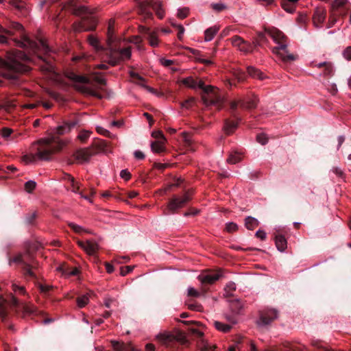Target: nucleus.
Returning a JSON list of instances; mask_svg holds the SVG:
<instances>
[{
    "instance_id": "1",
    "label": "nucleus",
    "mask_w": 351,
    "mask_h": 351,
    "mask_svg": "<svg viewBox=\"0 0 351 351\" xmlns=\"http://www.w3.org/2000/svg\"><path fill=\"white\" fill-rule=\"evenodd\" d=\"M62 145L61 141L55 136L42 138L32 145L30 152L23 156V161L25 164H31L38 160H49Z\"/></svg>"
},
{
    "instance_id": "2",
    "label": "nucleus",
    "mask_w": 351,
    "mask_h": 351,
    "mask_svg": "<svg viewBox=\"0 0 351 351\" xmlns=\"http://www.w3.org/2000/svg\"><path fill=\"white\" fill-rule=\"evenodd\" d=\"M67 77L73 82V85L80 91L99 99L102 97L99 93L91 88L89 84L90 79L78 75L73 72L69 73ZM90 80L95 81L99 86L106 84V80L99 73H93Z\"/></svg>"
},
{
    "instance_id": "3",
    "label": "nucleus",
    "mask_w": 351,
    "mask_h": 351,
    "mask_svg": "<svg viewBox=\"0 0 351 351\" xmlns=\"http://www.w3.org/2000/svg\"><path fill=\"white\" fill-rule=\"evenodd\" d=\"M31 61L30 58L23 51H17L9 53L6 61L0 59V69L11 71L14 72H25L28 70L27 66L23 64V62Z\"/></svg>"
},
{
    "instance_id": "4",
    "label": "nucleus",
    "mask_w": 351,
    "mask_h": 351,
    "mask_svg": "<svg viewBox=\"0 0 351 351\" xmlns=\"http://www.w3.org/2000/svg\"><path fill=\"white\" fill-rule=\"evenodd\" d=\"M268 34L278 45L272 49L274 53L278 56L284 62L293 61L296 59L295 56L289 53L287 49V45L283 41L285 36L282 32L277 29H272L268 32Z\"/></svg>"
},
{
    "instance_id": "5",
    "label": "nucleus",
    "mask_w": 351,
    "mask_h": 351,
    "mask_svg": "<svg viewBox=\"0 0 351 351\" xmlns=\"http://www.w3.org/2000/svg\"><path fill=\"white\" fill-rule=\"evenodd\" d=\"M199 87L204 91L202 96L203 103L206 106H215L219 108L223 102V97L219 90L213 86H205L204 82H200Z\"/></svg>"
},
{
    "instance_id": "6",
    "label": "nucleus",
    "mask_w": 351,
    "mask_h": 351,
    "mask_svg": "<svg viewBox=\"0 0 351 351\" xmlns=\"http://www.w3.org/2000/svg\"><path fill=\"white\" fill-rule=\"evenodd\" d=\"M17 45L21 47L29 49L35 53H43L45 55H50V53L53 52L45 40H39L38 42H34L25 35L20 41H18Z\"/></svg>"
},
{
    "instance_id": "7",
    "label": "nucleus",
    "mask_w": 351,
    "mask_h": 351,
    "mask_svg": "<svg viewBox=\"0 0 351 351\" xmlns=\"http://www.w3.org/2000/svg\"><path fill=\"white\" fill-rule=\"evenodd\" d=\"M108 62L112 66L117 64L121 61H125L130 59L132 56L131 47L123 49H116L112 46V43L108 45Z\"/></svg>"
},
{
    "instance_id": "8",
    "label": "nucleus",
    "mask_w": 351,
    "mask_h": 351,
    "mask_svg": "<svg viewBox=\"0 0 351 351\" xmlns=\"http://www.w3.org/2000/svg\"><path fill=\"white\" fill-rule=\"evenodd\" d=\"M151 8L156 12V14L160 19L164 17L165 11L162 8L161 2L159 0H147L141 3L140 5L141 14H143L145 17L151 16L152 12L149 10Z\"/></svg>"
},
{
    "instance_id": "9",
    "label": "nucleus",
    "mask_w": 351,
    "mask_h": 351,
    "mask_svg": "<svg viewBox=\"0 0 351 351\" xmlns=\"http://www.w3.org/2000/svg\"><path fill=\"white\" fill-rule=\"evenodd\" d=\"M326 18V10L324 8L318 7L314 10L312 17L315 27L321 28Z\"/></svg>"
},
{
    "instance_id": "10",
    "label": "nucleus",
    "mask_w": 351,
    "mask_h": 351,
    "mask_svg": "<svg viewBox=\"0 0 351 351\" xmlns=\"http://www.w3.org/2000/svg\"><path fill=\"white\" fill-rule=\"evenodd\" d=\"M190 199L188 194H184L182 197H173L168 204V209L173 213L177 209L182 208Z\"/></svg>"
},
{
    "instance_id": "11",
    "label": "nucleus",
    "mask_w": 351,
    "mask_h": 351,
    "mask_svg": "<svg viewBox=\"0 0 351 351\" xmlns=\"http://www.w3.org/2000/svg\"><path fill=\"white\" fill-rule=\"evenodd\" d=\"M221 276V272L203 273L198 276L197 278L202 285H211L216 282Z\"/></svg>"
},
{
    "instance_id": "12",
    "label": "nucleus",
    "mask_w": 351,
    "mask_h": 351,
    "mask_svg": "<svg viewBox=\"0 0 351 351\" xmlns=\"http://www.w3.org/2000/svg\"><path fill=\"white\" fill-rule=\"evenodd\" d=\"M77 243L88 255H93L98 249L97 243L93 241H78Z\"/></svg>"
},
{
    "instance_id": "13",
    "label": "nucleus",
    "mask_w": 351,
    "mask_h": 351,
    "mask_svg": "<svg viewBox=\"0 0 351 351\" xmlns=\"http://www.w3.org/2000/svg\"><path fill=\"white\" fill-rule=\"evenodd\" d=\"M91 153L89 149H80L74 154V158L79 163L88 162L91 157Z\"/></svg>"
},
{
    "instance_id": "14",
    "label": "nucleus",
    "mask_w": 351,
    "mask_h": 351,
    "mask_svg": "<svg viewBox=\"0 0 351 351\" xmlns=\"http://www.w3.org/2000/svg\"><path fill=\"white\" fill-rule=\"evenodd\" d=\"M278 317V312L275 309L269 310L266 313L261 315L259 324L267 325L271 321L276 319Z\"/></svg>"
},
{
    "instance_id": "15",
    "label": "nucleus",
    "mask_w": 351,
    "mask_h": 351,
    "mask_svg": "<svg viewBox=\"0 0 351 351\" xmlns=\"http://www.w3.org/2000/svg\"><path fill=\"white\" fill-rule=\"evenodd\" d=\"M226 319L231 323V324H226L217 321L215 322V326L218 330L223 332H228L232 328V325L235 324L237 322L234 317H226Z\"/></svg>"
},
{
    "instance_id": "16",
    "label": "nucleus",
    "mask_w": 351,
    "mask_h": 351,
    "mask_svg": "<svg viewBox=\"0 0 351 351\" xmlns=\"http://www.w3.org/2000/svg\"><path fill=\"white\" fill-rule=\"evenodd\" d=\"M147 34V39L149 44L152 47H156L159 45V39L156 31L150 30L149 29L143 28Z\"/></svg>"
},
{
    "instance_id": "17",
    "label": "nucleus",
    "mask_w": 351,
    "mask_h": 351,
    "mask_svg": "<svg viewBox=\"0 0 351 351\" xmlns=\"http://www.w3.org/2000/svg\"><path fill=\"white\" fill-rule=\"evenodd\" d=\"M76 125L75 122H64L62 125H58L54 129V132L57 134H64L68 133L72 128Z\"/></svg>"
},
{
    "instance_id": "18",
    "label": "nucleus",
    "mask_w": 351,
    "mask_h": 351,
    "mask_svg": "<svg viewBox=\"0 0 351 351\" xmlns=\"http://www.w3.org/2000/svg\"><path fill=\"white\" fill-rule=\"evenodd\" d=\"M200 82H203L201 80L197 81L191 76L184 78L180 81V83H182L186 87L192 89H196L197 88H199V84Z\"/></svg>"
},
{
    "instance_id": "19",
    "label": "nucleus",
    "mask_w": 351,
    "mask_h": 351,
    "mask_svg": "<svg viewBox=\"0 0 351 351\" xmlns=\"http://www.w3.org/2000/svg\"><path fill=\"white\" fill-rule=\"evenodd\" d=\"M166 140H156L151 143L152 151L154 153H161L165 151Z\"/></svg>"
},
{
    "instance_id": "20",
    "label": "nucleus",
    "mask_w": 351,
    "mask_h": 351,
    "mask_svg": "<svg viewBox=\"0 0 351 351\" xmlns=\"http://www.w3.org/2000/svg\"><path fill=\"white\" fill-rule=\"evenodd\" d=\"M243 154L237 150L232 151L230 152L228 158H227V162L230 164H236L242 160Z\"/></svg>"
},
{
    "instance_id": "21",
    "label": "nucleus",
    "mask_w": 351,
    "mask_h": 351,
    "mask_svg": "<svg viewBox=\"0 0 351 351\" xmlns=\"http://www.w3.org/2000/svg\"><path fill=\"white\" fill-rule=\"evenodd\" d=\"M247 71L248 75L252 77L258 78L261 80L266 78V76L264 75V73L253 66H248L247 68Z\"/></svg>"
},
{
    "instance_id": "22",
    "label": "nucleus",
    "mask_w": 351,
    "mask_h": 351,
    "mask_svg": "<svg viewBox=\"0 0 351 351\" xmlns=\"http://www.w3.org/2000/svg\"><path fill=\"white\" fill-rule=\"evenodd\" d=\"M219 31V27L217 26L211 27L208 29H207L204 32V40L206 42H209L212 40L214 38V36L216 35V34Z\"/></svg>"
},
{
    "instance_id": "23",
    "label": "nucleus",
    "mask_w": 351,
    "mask_h": 351,
    "mask_svg": "<svg viewBox=\"0 0 351 351\" xmlns=\"http://www.w3.org/2000/svg\"><path fill=\"white\" fill-rule=\"evenodd\" d=\"M276 245L277 249L280 252H284L287 248V240L282 235L276 237L275 239Z\"/></svg>"
},
{
    "instance_id": "24",
    "label": "nucleus",
    "mask_w": 351,
    "mask_h": 351,
    "mask_svg": "<svg viewBox=\"0 0 351 351\" xmlns=\"http://www.w3.org/2000/svg\"><path fill=\"white\" fill-rule=\"evenodd\" d=\"M156 338L164 344H167L175 339V337L168 332H163L158 335Z\"/></svg>"
},
{
    "instance_id": "25",
    "label": "nucleus",
    "mask_w": 351,
    "mask_h": 351,
    "mask_svg": "<svg viewBox=\"0 0 351 351\" xmlns=\"http://www.w3.org/2000/svg\"><path fill=\"white\" fill-rule=\"evenodd\" d=\"M12 34V32L11 30L7 29L0 25V43H7L8 36Z\"/></svg>"
},
{
    "instance_id": "26",
    "label": "nucleus",
    "mask_w": 351,
    "mask_h": 351,
    "mask_svg": "<svg viewBox=\"0 0 351 351\" xmlns=\"http://www.w3.org/2000/svg\"><path fill=\"white\" fill-rule=\"evenodd\" d=\"M12 34V32L11 30L7 29L0 25V43H7L8 36Z\"/></svg>"
},
{
    "instance_id": "27",
    "label": "nucleus",
    "mask_w": 351,
    "mask_h": 351,
    "mask_svg": "<svg viewBox=\"0 0 351 351\" xmlns=\"http://www.w3.org/2000/svg\"><path fill=\"white\" fill-rule=\"evenodd\" d=\"M68 182L71 184V190L73 193H80V188L81 184L78 182H76L73 177L71 176H68Z\"/></svg>"
},
{
    "instance_id": "28",
    "label": "nucleus",
    "mask_w": 351,
    "mask_h": 351,
    "mask_svg": "<svg viewBox=\"0 0 351 351\" xmlns=\"http://www.w3.org/2000/svg\"><path fill=\"white\" fill-rule=\"evenodd\" d=\"M232 73L238 82H243L246 78V74L239 68L232 69Z\"/></svg>"
},
{
    "instance_id": "29",
    "label": "nucleus",
    "mask_w": 351,
    "mask_h": 351,
    "mask_svg": "<svg viewBox=\"0 0 351 351\" xmlns=\"http://www.w3.org/2000/svg\"><path fill=\"white\" fill-rule=\"evenodd\" d=\"M258 221L252 217H247L245 219V226L249 230H253L258 226Z\"/></svg>"
},
{
    "instance_id": "30",
    "label": "nucleus",
    "mask_w": 351,
    "mask_h": 351,
    "mask_svg": "<svg viewBox=\"0 0 351 351\" xmlns=\"http://www.w3.org/2000/svg\"><path fill=\"white\" fill-rule=\"evenodd\" d=\"M183 140L185 143V145L188 147V149L192 152L195 150V149L192 147L193 139L191 135L186 132L182 133Z\"/></svg>"
},
{
    "instance_id": "31",
    "label": "nucleus",
    "mask_w": 351,
    "mask_h": 351,
    "mask_svg": "<svg viewBox=\"0 0 351 351\" xmlns=\"http://www.w3.org/2000/svg\"><path fill=\"white\" fill-rule=\"evenodd\" d=\"M90 294L87 293L77 299V304L79 308L84 307L89 302Z\"/></svg>"
},
{
    "instance_id": "32",
    "label": "nucleus",
    "mask_w": 351,
    "mask_h": 351,
    "mask_svg": "<svg viewBox=\"0 0 351 351\" xmlns=\"http://www.w3.org/2000/svg\"><path fill=\"white\" fill-rule=\"evenodd\" d=\"M113 25H114V21H110L109 24H108V35H107L108 36V39H107L108 45H110V43H113L115 40L114 35H113V30H112Z\"/></svg>"
},
{
    "instance_id": "33",
    "label": "nucleus",
    "mask_w": 351,
    "mask_h": 351,
    "mask_svg": "<svg viewBox=\"0 0 351 351\" xmlns=\"http://www.w3.org/2000/svg\"><path fill=\"white\" fill-rule=\"evenodd\" d=\"M202 293L203 294L205 293V291L202 289V291H197L196 289H195L193 287H189L187 289V295L188 296L198 298L202 295Z\"/></svg>"
},
{
    "instance_id": "34",
    "label": "nucleus",
    "mask_w": 351,
    "mask_h": 351,
    "mask_svg": "<svg viewBox=\"0 0 351 351\" xmlns=\"http://www.w3.org/2000/svg\"><path fill=\"white\" fill-rule=\"evenodd\" d=\"M257 101L258 100L256 97H254L250 101H243V104H242V108H246V109L254 108L257 105Z\"/></svg>"
},
{
    "instance_id": "35",
    "label": "nucleus",
    "mask_w": 351,
    "mask_h": 351,
    "mask_svg": "<svg viewBox=\"0 0 351 351\" xmlns=\"http://www.w3.org/2000/svg\"><path fill=\"white\" fill-rule=\"evenodd\" d=\"M88 43L97 51L103 49V48L99 45L98 39L95 36H89Z\"/></svg>"
},
{
    "instance_id": "36",
    "label": "nucleus",
    "mask_w": 351,
    "mask_h": 351,
    "mask_svg": "<svg viewBox=\"0 0 351 351\" xmlns=\"http://www.w3.org/2000/svg\"><path fill=\"white\" fill-rule=\"evenodd\" d=\"M237 128V123L234 122L226 121L223 127L225 132L230 134Z\"/></svg>"
},
{
    "instance_id": "37",
    "label": "nucleus",
    "mask_w": 351,
    "mask_h": 351,
    "mask_svg": "<svg viewBox=\"0 0 351 351\" xmlns=\"http://www.w3.org/2000/svg\"><path fill=\"white\" fill-rule=\"evenodd\" d=\"M236 288H237V286H236V284L233 282H229L226 287H225V292H226V295L227 296H230V295H232L233 291H234L236 290Z\"/></svg>"
},
{
    "instance_id": "38",
    "label": "nucleus",
    "mask_w": 351,
    "mask_h": 351,
    "mask_svg": "<svg viewBox=\"0 0 351 351\" xmlns=\"http://www.w3.org/2000/svg\"><path fill=\"white\" fill-rule=\"evenodd\" d=\"M73 13L76 15H81L86 13H90V12L86 6L80 5L73 8Z\"/></svg>"
},
{
    "instance_id": "39",
    "label": "nucleus",
    "mask_w": 351,
    "mask_h": 351,
    "mask_svg": "<svg viewBox=\"0 0 351 351\" xmlns=\"http://www.w3.org/2000/svg\"><path fill=\"white\" fill-rule=\"evenodd\" d=\"M245 40L239 36H235L231 38L232 45L239 49Z\"/></svg>"
},
{
    "instance_id": "40",
    "label": "nucleus",
    "mask_w": 351,
    "mask_h": 351,
    "mask_svg": "<svg viewBox=\"0 0 351 351\" xmlns=\"http://www.w3.org/2000/svg\"><path fill=\"white\" fill-rule=\"evenodd\" d=\"M38 58L43 60L45 62V65L41 66V69L46 72H53V66L50 63L46 62L45 59H43L40 54H38Z\"/></svg>"
},
{
    "instance_id": "41",
    "label": "nucleus",
    "mask_w": 351,
    "mask_h": 351,
    "mask_svg": "<svg viewBox=\"0 0 351 351\" xmlns=\"http://www.w3.org/2000/svg\"><path fill=\"white\" fill-rule=\"evenodd\" d=\"M69 226L77 233H83V232H89L88 230H85L82 226L77 225L74 223H69Z\"/></svg>"
},
{
    "instance_id": "42",
    "label": "nucleus",
    "mask_w": 351,
    "mask_h": 351,
    "mask_svg": "<svg viewBox=\"0 0 351 351\" xmlns=\"http://www.w3.org/2000/svg\"><path fill=\"white\" fill-rule=\"evenodd\" d=\"M111 343H112V346L114 350H116V351H125V347L122 343L117 341H112Z\"/></svg>"
},
{
    "instance_id": "43",
    "label": "nucleus",
    "mask_w": 351,
    "mask_h": 351,
    "mask_svg": "<svg viewBox=\"0 0 351 351\" xmlns=\"http://www.w3.org/2000/svg\"><path fill=\"white\" fill-rule=\"evenodd\" d=\"M36 183L33 180H29L25 184V191L28 193H31L36 187Z\"/></svg>"
},
{
    "instance_id": "44",
    "label": "nucleus",
    "mask_w": 351,
    "mask_h": 351,
    "mask_svg": "<svg viewBox=\"0 0 351 351\" xmlns=\"http://www.w3.org/2000/svg\"><path fill=\"white\" fill-rule=\"evenodd\" d=\"M252 46L246 41L243 42V44L238 49L239 51L244 53H247L252 51Z\"/></svg>"
},
{
    "instance_id": "45",
    "label": "nucleus",
    "mask_w": 351,
    "mask_h": 351,
    "mask_svg": "<svg viewBox=\"0 0 351 351\" xmlns=\"http://www.w3.org/2000/svg\"><path fill=\"white\" fill-rule=\"evenodd\" d=\"M12 133V130L9 128H3L0 130V134L1 136L4 138H8L9 136H10L11 134Z\"/></svg>"
},
{
    "instance_id": "46",
    "label": "nucleus",
    "mask_w": 351,
    "mask_h": 351,
    "mask_svg": "<svg viewBox=\"0 0 351 351\" xmlns=\"http://www.w3.org/2000/svg\"><path fill=\"white\" fill-rule=\"evenodd\" d=\"M334 72V68L330 62H326V65L324 66V75H330Z\"/></svg>"
},
{
    "instance_id": "47",
    "label": "nucleus",
    "mask_w": 351,
    "mask_h": 351,
    "mask_svg": "<svg viewBox=\"0 0 351 351\" xmlns=\"http://www.w3.org/2000/svg\"><path fill=\"white\" fill-rule=\"evenodd\" d=\"M189 14V9L186 8H180L178 10V17L183 19H185Z\"/></svg>"
},
{
    "instance_id": "48",
    "label": "nucleus",
    "mask_w": 351,
    "mask_h": 351,
    "mask_svg": "<svg viewBox=\"0 0 351 351\" xmlns=\"http://www.w3.org/2000/svg\"><path fill=\"white\" fill-rule=\"evenodd\" d=\"M3 109L7 112H9L11 108H12L15 106V105L13 104V102L8 99L3 100Z\"/></svg>"
},
{
    "instance_id": "49",
    "label": "nucleus",
    "mask_w": 351,
    "mask_h": 351,
    "mask_svg": "<svg viewBox=\"0 0 351 351\" xmlns=\"http://www.w3.org/2000/svg\"><path fill=\"white\" fill-rule=\"evenodd\" d=\"M142 41H143L142 38L141 37H139V36H134L130 40V42L132 43H133L135 45H136L137 49L138 50H142L143 49L141 46V44Z\"/></svg>"
},
{
    "instance_id": "50",
    "label": "nucleus",
    "mask_w": 351,
    "mask_h": 351,
    "mask_svg": "<svg viewBox=\"0 0 351 351\" xmlns=\"http://www.w3.org/2000/svg\"><path fill=\"white\" fill-rule=\"evenodd\" d=\"M257 141L261 145H265L267 143L268 138L265 134H259L256 136Z\"/></svg>"
},
{
    "instance_id": "51",
    "label": "nucleus",
    "mask_w": 351,
    "mask_h": 351,
    "mask_svg": "<svg viewBox=\"0 0 351 351\" xmlns=\"http://www.w3.org/2000/svg\"><path fill=\"white\" fill-rule=\"evenodd\" d=\"M195 99L194 97H190L189 99L185 100L184 102L181 104V106L183 108H189L194 103Z\"/></svg>"
},
{
    "instance_id": "52",
    "label": "nucleus",
    "mask_w": 351,
    "mask_h": 351,
    "mask_svg": "<svg viewBox=\"0 0 351 351\" xmlns=\"http://www.w3.org/2000/svg\"><path fill=\"white\" fill-rule=\"evenodd\" d=\"M238 226L233 222H229L226 223V229L229 232H234L237 230Z\"/></svg>"
},
{
    "instance_id": "53",
    "label": "nucleus",
    "mask_w": 351,
    "mask_h": 351,
    "mask_svg": "<svg viewBox=\"0 0 351 351\" xmlns=\"http://www.w3.org/2000/svg\"><path fill=\"white\" fill-rule=\"evenodd\" d=\"M152 136L156 140H166L164 134L159 130L152 132Z\"/></svg>"
},
{
    "instance_id": "54",
    "label": "nucleus",
    "mask_w": 351,
    "mask_h": 351,
    "mask_svg": "<svg viewBox=\"0 0 351 351\" xmlns=\"http://www.w3.org/2000/svg\"><path fill=\"white\" fill-rule=\"evenodd\" d=\"M0 316L4 317L5 316V300H0Z\"/></svg>"
},
{
    "instance_id": "55",
    "label": "nucleus",
    "mask_w": 351,
    "mask_h": 351,
    "mask_svg": "<svg viewBox=\"0 0 351 351\" xmlns=\"http://www.w3.org/2000/svg\"><path fill=\"white\" fill-rule=\"evenodd\" d=\"M90 132L83 131L79 134L78 138L82 141H84L90 136Z\"/></svg>"
},
{
    "instance_id": "56",
    "label": "nucleus",
    "mask_w": 351,
    "mask_h": 351,
    "mask_svg": "<svg viewBox=\"0 0 351 351\" xmlns=\"http://www.w3.org/2000/svg\"><path fill=\"white\" fill-rule=\"evenodd\" d=\"M348 0H335L332 3L333 8H338L347 3Z\"/></svg>"
},
{
    "instance_id": "57",
    "label": "nucleus",
    "mask_w": 351,
    "mask_h": 351,
    "mask_svg": "<svg viewBox=\"0 0 351 351\" xmlns=\"http://www.w3.org/2000/svg\"><path fill=\"white\" fill-rule=\"evenodd\" d=\"M343 56L345 59L347 60H351V47H348L343 51Z\"/></svg>"
},
{
    "instance_id": "58",
    "label": "nucleus",
    "mask_w": 351,
    "mask_h": 351,
    "mask_svg": "<svg viewBox=\"0 0 351 351\" xmlns=\"http://www.w3.org/2000/svg\"><path fill=\"white\" fill-rule=\"evenodd\" d=\"M172 25L178 28L179 32L178 34V37L180 40H181L182 38L183 34L184 33V27L182 25H176L174 23H172Z\"/></svg>"
},
{
    "instance_id": "59",
    "label": "nucleus",
    "mask_w": 351,
    "mask_h": 351,
    "mask_svg": "<svg viewBox=\"0 0 351 351\" xmlns=\"http://www.w3.org/2000/svg\"><path fill=\"white\" fill-rule=\"evenodd\" d=\"M159 62L162 66H166V67L169 66L170 65H171L173 63V61L172 60L165 59V58H160L159 60Z\"/></svg>"
},
{
    "instance_id": "60",
    "label": "nucleus",
    "mask_w": 351,
    "mask_h": 351,
    "mask_svg": "<svg viewBox=\"0 0 351 351\" xmlns=\"http://www.w3.org/2000/svg\"><path fill=\"white\" fill-rule=\"evenodd\" d=\"M242 104H243V101L241 99H237L235 101H232L230 102V107L232 109H236L238 106H240L242 108Z\"/></svg>"
},
{
    "instance_id": "61",
    "label": "nucleus",
    "mask_w": 351,
    "mask_h": 351,
    "mask_svg": "<svg viewBox=\"0 0 351 351\" xmlns=\"http://www.w3.org/2000/svg\"><path fill=\"white\" fill-rule=\"evenodd\" d=\"M120 176L125 180H128L130 177V173L127 169H123L120 173Z\"/></svg>"
},
{
    "instance_id": "62",
    "label": "nucleus",
    "mask_w": 351,
    "mask_h": 351,
    "mask_svg": "<svg viewBox=\"0 0 351 351\" xmlns=\"http://www.w3.org/2000/svg\"><path fill=\"white\" fill-rule=\"evenodd\" d=\"M133 269V267L132 266H126L125 267H122L121 269L120 274L121 276H125L128 273L131 272Z\"/></svg>"
},
{
    "instance_id": "63",
    "label": "nucleus",
    "mask_w": 351,
    "mask_h": 351,
    "mask_svg": "<svg viewBox=\"0 0 351 351\" xmlns=\"http://www.w3.org/2000/svg\"><path fill=\"white\" fill-rule=\"evenodd\" d=\"M96 129L97 132H99V134H103L104 136H110V132L106 130L105 128L101 126H97Z\"/></svg>"
},
{
    "instance_id": "64",
    "label": "nucleus",
    "mask_w": 351,
    "mask_h": 351,
    "mask_svg": "<svg viewBox=\"0 0 351 351\" xmlns=\"http://www.w3.org/2000/svg\"><path fill=\"white\" fill-rule=\"evenodd\" d=\"M202 351H215V346L206 344L202 348Z\"/></svg>"
}]
</instances>
